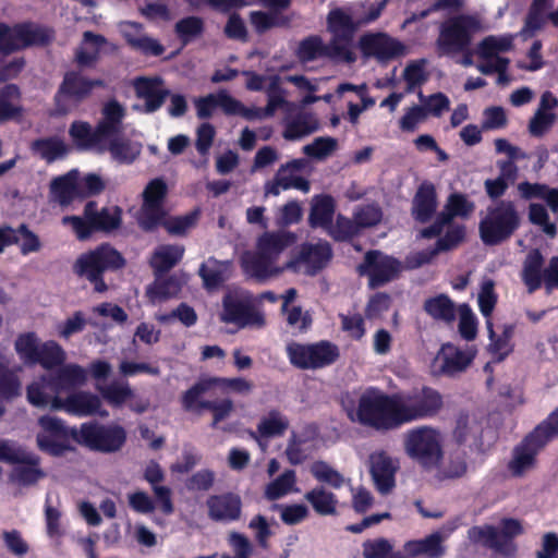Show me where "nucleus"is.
Masks as SVG:
<instances>
[{
  "label": "nucleus",
  "mask_w": 558,
  "mask_h": 558,
  "mask_svg": "<svg viewBox=\"0 0 558 558\" xmlns=\"http://www.w3.org/2000/svg\"><path fill=\"white\" fill-rule=\"evenodd\" d=\"M542 266L543 257L541 253L537 250L530 252L524 260L521 274L529 293H533L541 288L542 283H544L548 294L554 289H558V256L551 257L543 270Z\"/></svg>",
  "instance_id": "nucleus-15"
},
{
  "label": "nucleus",
  "mask_w": 558,
  "mask_h": 558,
  "mask_svg": "<svg viewBox=\"0 0 558 558\" xmlns=\"http://www.w3.org/2000/svg\"><path fill=\"white\" fill-rule=\"evenodd\" d=\"M102 85L100 80L89 81L74 73L66 74L56 97L59 113L64 114L72 111L82 99L89 95L93 88Z\"/></svg>",
  "instance_id": "nucleus-20"
},
{
  "label": "nucleus",
  "mask_w": 558,
  "mask_h": 558,
  "mask_svg": "<svg viewBox=\"0 0 558 558\" xmlns=\"http://www.w3.org/2000/svg\"><path fill=\"white\" fill-rule=\"evenodd\" d=\"M124 265L121 254L108 244L81 254L73 265L75 275L94 284L96 292L102 293L107 284L102 279L106 270L117 269Z\"/></svg>",
  "instance_id": "nucleus-7"
},
{
  "label": "nucleus",
  "mask_w": 558,
  "mask_h": 558,
  "mask_svg": "<svg viewBox=\"0 0 558 558\" xmlns=\"http://www.w3.org/2000/svg\"><path fill=\"white\" fill-rule=\"evenodd\" d=\"M102 144L105 147L101 148V154L108 151L111 158L120 163L133 162L142 150L141 143L120 136V134L107 137Z\"/></svg>",
  "instance_id": "nucleus-36"
},
{
  "label": "nucleus",
  "mask_w": 558,
  "mask_h": 558,
  "mask_svg": "<svg viewBox=\"0 0 558 558\" xmlns=\"http://www.w3.org/2000/svg\"><path fill=\"white\" fill-rule=\"evenodd\" d=\"M98 390L110 405L117 408L135 398V393L128 383L112 381L107 386L99 387Z\"/></svg>",
  "instance_id": "nucleus-54"
},
{
  "label": "nucleus",
  "mask_w": 558,
  "mask_h": 558,
  "mask_svg": "<svg viewBox=\"0 0 558 558\" xmlns=\"http://www.w3.org/2000/svg\"><path fill=\"white\" fill-rule=\"evenodd\" d=\"M299 492L296 475L293 470H287L277 478L266 485L264 495L268 500L280 499L290 493Z\"/></svg>",
  "instance_id": "nucleus-52"
},
{
  "label": "nucleus",
  "mask_w": 558,
  "mask_h": 558,
  "mask_svg": "<svg viewBox=\"0 0 558 558\" xmlns=\"http://www.w3.org/2000/svg\"><path fill=\"white\" fill-rule=\"evenodd\" d=\"M486 327L490 340L488 344L489 352L496 355L498 360L505 359L512 351L511 338L513 328L511 326H504L500 332H496L493 329L490 319H486Z\"/></svg>",
  "instance_id": "nucleus-49"
},
{
  "label": "nucleus",
  "mask_w": 558,
  "mask_h": 558,
  "mask_svg": "<svg viewBox=\"0 0 558 558\" xmlns=\"http://www.w3.org/2000/svg\"><path fill=\"white\" fill-rule=\"evenodd\" d=\"M331 258V250L327 242L303 244L299 253L288 260V270L314 275L324 268Z\"/></svg>",
  "instance_id": "nucleus-19"
},
{
  "label": "nucleus",
  "mask_w": 558,
  "mask_h": 558,
  "mask_svg": "<svg viewBox=\"0 0 558 558\" xmlns=\"http://www.w3.org/2000/svg\"><path fill=\"white\" fill-rule=\"evenodd\" d=\"M425 60L410 62L403 70L402 77L407 83V92L412 93L416 87L423 85L428 74L425 70Z\"/></svg>",
  "instance_id": "nucleus-63"
},
{
  "label": "nucleus",
  "mask_w": 558,
  "mask_h": 558,
  "mask_svg": "<svg viewBox=\"0 0 558 558\" xmlns=\"http://www.w3.org/2000/svg\"><path fill=\"white\" fill-rule=\"evenodd\" d=\"M69 134L73 143L84 150H92L101 154L104 137L98 133V128L92 129L90 124L84 121H75L71 124Z\"/></svg>",
  "instance_id": "nucleus-40"
},
{
  "label": "nucleus",
  "mask_w": 558,
  "mask_h": 558,
  "mask_svg": "<svg viewBox=\"0 0 558 558\" xmlns=\"http://www.w3.org/2000/svg\"><path fill=\"white\" fill-rule=\"evenodd\" d=\"M134 89L136 96L144 100L143 111L146 113L157 111L169 96V90L165 88L163 81L159 76L136 78Z\"/></svg>",
  "instance_id": "nucleus-28"
},
{
  "label": "nucleus",
  "mask_w": 558,
  "mask_h": 558,
  "mask_svg": "<svg viewBox=\"0 0 558 558\" xmlns=\"http://www.w3.org/2000/svg\"><path fill=\"white\" fill-rule=\"evenodd\" d=\"M397 427L435 416L442 408L441 395L434 388L422 386L392 395Z\"/></svg>",
  "instance_id": "nucleus-3"
},
{
  "label": "nucleus",
  "mask_w": 558,
  "mask_h": 558,
  "mask_svg": "<svg viewBox=\"0 0 558 558\" xmlns=\"http://www.w3.org/2000/svg\"><path fill=\"white\" fill-rule=\"evenodd\" d=\"M446 437L437 427L421 425L409 429L403 436L407 456L425 470H430L444 456Z\"/></svg>",
  "instance_id": "nucleus-5"
},
{
  "label": "nucleus",
  "mask_w": 558,
  "mask_h": 558,
  "mask_svg": "<svg viewBox=\"0 0 558 558\" xmlns=\"http://www.w3.org/2000/svg\"><path fill=\"white\" fill-rule=\"evenodd\" d=\"M125 430L118 425H100L97 423H84L74 432V441L92 450L113 452L125 442Z\"/></svg>",
  "instance_id": "nucleus-12"
},
{
  "label": "nucleus",
  "mask_w": 558,
  "mask_h": 558,
  "mask_svg": "<svg viewBox=\"0 0 558 558\" xmlns=\"http://www.w3.org/2000/svg\"><path fill=\"white\" fill-rule=\"evenodd\" d=\"M438 207L436 187L432 182H423L412 199L411 213L416 221L427 222Z\"/></svg>",
  "instance_id": "nucleus-33"
},
{
  "label": "nucleus",
  "mask_w": 558,
  "mask_h": 558,
  "mask_svg": "<svg viewBox=\"0 0 558 558\" xmlns=\"http://www.w3.org/2000/svg\"><path fill=\"white\" fill-rule=\"evenodd\" d=\"M295 241L294 233L288 231L263 233L256 241L255 252H245L241 256L243 271L258 281L279 277L288 270V262L280 265L279 256Z\"/></svg>",
  "instance_id": "nucleus-1"
},
{
  "label": "nucleus",
  "mask_w": 558,
  "mask_h": 558,
  "mask_svg": "<svg viewBox=\"0 0 558 558\" xmlns=\"http://www.w3.org/2000/svg\"><path fill=\"white\" fill-rule=\"evenodd\" d=\"M217 385V378L203 379L193 385L182 396V407L184 410L197 414L202 413L203 410H206L209 401H204L202 398Z\"/></svg>",
  "instance_id": "nucleus-43"
},
{
  "label": "nucleus",
  "mask_w": 558,
  "mask_h": 558,
  "mask_svg": "<svg viewBox=\"0 0 558 558\" xmlns=\"http://www.w3.org/2000/svg\"><path fill=\"white\" fill-rule=\"evenodd\" d=\"M184 247L182 245H161L156 248L151 258V267L163 272L174 267L183 257Z\"/></svg>",
  "instance_id": "nucleus-50"
},
{
  "label": "nucleus",
  "mask_w": 558,
  "mask_h": 558,
  "mask_svg": "<svg viewBox=\"0 0 558 558\" xmlns=\"http://www.w3.org/2000/svg\"><path fill=\"white\" fill-rule=\"evenodd\" d=\"M359 48L365 58L386 63L405 53V46L386 33H368L360 37Z\"/></svg>",
  "instance_id": "nucleus-18"
},
{
  "label": "nucleus",
  "mask_w": 558,
  "mask_h": 558,
  "mask_svg": "<svg viewBox=\"0 0 558 558\" xmlns=\"http://www.w3.org/2000/svg\"><path fill=\"white\" fill-rule=\"evenodd\" d=\"M348 417L353 423L376 429L397 427L392 395L377 389L365 390L356 405L347 409Z\"/></svg>",
  "instance_id": "nucleus-2"
},
{
  "label": "nucleus",
  "mask_w": 558,
  "mask_h": 558,
  "mask_svg": "<svg viewBox=\"0 0 558 558\" xmlns=\"http://www.w3.org/2000/svg\"><path fill=\"white\" fill-rule=\"evenodd\" d=\"M311 474L320 483H325L332 488H341L350 483L338 470L325 461H315L310 465Z\"/></svg>",
  "instance_id": "nucleus-53"
},
{
  "label": "nucleus",
  "mask_w": 558,
  "mask_h": 558,
  "mask_svg": "<svg viewBox=\"0 0 558 558\" xmlns=\"http://www.w3.org/2000/svg\"><path fill=\"white\" fill-rule=\"evenodd\" d=\"M558 107V99L550 93L545 92L538 107L529 122V132L533 136L544 135L556 122L555 109Z\"/></svg>",
  "instance_id": "nucleus-31"
},
{
  "label": "nucleus",
  "mask_w": 558,
  "mask_h": 558,
  "mask_svg": "<svg viewBox=\"0 0 558 558\" xmlns=\"http://www.w3.org/2000/svg\"><path fill=\"white\" fill-rule=\"evenodd\" d=\"M107 45L104 36L85 32L81 46L76 51V61L82 66L92 65L99 57L101 50Z\"/></svg>",
  "instance_id": "nucleus-44"
},
{
  "label": "nucleus",
  "mask_w": 558,
  "mask_h": 558,
  "mask_svg": "<svg viewBox=\"0 0 558 558\" xmlns=\"http://www.w3.org/2000/svg\"><path fill=\"white\" fill-rule=\"evenodd\" d=\"M298 174H294L283 165L278 169L272 180L265 183V196H278L281 191L292 189Z\"/></svg>",
  "instance_id": "nucleus-61"
},
{
  "label": "nucleus",
  "mask_w": 558,
  "mask_h": 558,
  "mask_svg": "<svg viewBox=\"0 0 558 558\" xmlns=\"http://www.w3.org/2000/svg\"><path fill=\"white\" fill-rule=\"evenodd\" d=\"M87 380V372L85 368L77 364H69L63 366L58 377L54 379L60 391L63 389H70L77 386H82Z\"/></svg>",
  "instance_id": "nucleus-58"
},
{
  "label": "nucleus",
  "mask_w": 558,
  "mask_h": 558,
  "mask_svg": "<svg viewBox=\"0 0 558 558\" xmlns=\"http://www.w3.org/2000/svg\"><path fill=\"white\" fill-rule=\"evenodd\" d=\"M484 31L476 15L461 14L447 19L439 27L436 47L439 54L458 53L466 49L475 34Z\"/></svg>",
  "instance_id": "nucleus-8"
},
{
  "label": "nucleus",
  "mask_w": 558,
  "mask_h": 558,
  "mask_svg": "<svg viewBox=\"0 0 558 558\" xmlns=\"http://www.w3.org/2000/svg\"><path fill=\"white\" fill-rule=\"evenodd\" d=\"M60 392L54 379L47 377L34 380L26 389L27 400L32 405L50 410H54L56 400H61Z\"/></svg>",
  "instance_id": "nucleus-32"
},
{
  "label": "nucleus",
  "mask_w": 558,
  "mask_h": 558,
  "mask_svg": "<svg viewBox=\"0 0 558 558\" xmlns=\"http://www.w3.org/2000/svg\"><path fill=\"white\" fill-rule=\"evenodd\" d=\"M121 209L118 206L97 208L95 202H88L84 208L83 217L65 216L64 226H70L80 240H86L94 231L110 232L121 225Z\"/></svg>",
  "instance_id": "nucleus-10"
},
{
  "label": "nucleus",
  "mask_w": 558,
  "mask_h": 558,
  "mask_svg": "<svg viewBox=\"0 0 558 558\" xmlns=\"http://www.w3.org/2000/svg\"><path fill=\"white\" fill-rule=\"evenodd\" d=\"M333 201L330 196H315L312 201L310 222L314 227H327L333 216Z\"/></svg>",
  "instance_id": "nucleus-55"
},
{
  "label": "nucleus",
  "mask_w": 558,
  "mask_h": 558,
  "mask_svg": "<svg viewBox=\"0 0 558 558\" xmlns=\"http://www.w3.org/2000/svg\"><path fill=\"white\" fill-rule=\"evenodd\" d=\"M40 345L34 333L21 335L15 341V350L26 363H37Z\"/></svg>",
  "instance_id": "nucleus-64"
},
{
  "label": "nucleus",
  "mask_w": 558,
  "mask_h": 558,
  "mask_svg": "<svg viewBox=\"0 0 558 558\" xmlns=\"http://www.w3.org/2000/svg\"><path fill=\"white\" fill-rule=\"evenodd\" d=\"M319 129L318 119L311 112H299L294 117L284 120L283 138L287 141H299Z\"/></svg>",
  "instance_id": "nucleus-37"
},
{
  "label": "nucleus",
  "mask_w": 558,
  "mask_h": 558,
  "mask_svg": "<svg viewBox=\"0 0 558 558\" xmlns=\"http://www.w3.org/2000/svg\"><path fill=\"white\" fill-rule=\"evenodd\" d=\"M15 464L10 474V482L17 486H33L46 476L39 468V459L29 452H25V459Z\"/></svg>",
  "instance_id": "nucleus-34"
},
{
  "label": "nucleus",
  "mask_w": 558,
  "mask_h": 558,
  "mask_svg": "<svg viewBox=\"0 0 558 558\" xmlns=\"http://www.w3.org/2000/svg\"><path fill=\"white\" fill-rule=\"evenodd\" d=\"M206 507L208 517L217 522L238 521L242 514V499L233 493L209 496Z\"/></svg>",
  "instance_id": "nucleus-26"
},
{
  "label": "nucleus",
  "mask_w": 558,
  "mask_h": 558,
  "mask_svg": "<svg viewBox=\"0 0 558 558\" xmlns=\"http://www.w3.org/2000/svg\"><path fill=\"white\" fill-rule=\"evenodd\" d=\"M513 36L506 34L500 36H487L477 46L476 53L483 60L496 59L499 53L512 48Z\"/></svg>",
  "instance_id": "nucleus-51"
},
{
  "label": "nucleus",
  "mask_w": 558,
  "mask_h": 558,
  "mask_svg": "<svg viewBox=\"0 0 558 558\" xmlns=\"http://www.w3.org/2000/svg\"><path fill=\"white\" fill-rule=\"evenodd\" d=\"M449 532L436 531L423 538L411 539L404 543L403 550L408 557L442 558L446 554L445 542Z\"/></svg>",
  "instance_id": "nucleus-27"
},
{
  "label": "nucleus",
  "mask_w": 558,
  "mask_h": 558,
  "mask_svg": "<svg viewBox=\"0 0 558 558\" xmlns=\"http://www.w3.org/2000/svg\"><path fill=\"white\" fill-rule=\"evenodd\" d=\"M399 460L384 450H376L368 457V471L376 490L389 495L396 487Z\"/></svg>",
  "instance_id": "nucleus-17"
},
{
  "label": "nucleus",
  "mask_w": 558,
  "mask_h": 558,
  "mask_svg": "<svg viewBox=\"0 0 558 558\" xmlns=\"http://www.w3.org/2000/svg\"><path fill=\"white\" fill-rule=\"evenodd\" d=\"M296 54L301 61L308 62L322 57H330L329 44L325 45L322 38L311 36L302 40L298 47Z\"/></svg>",
  "instance_id": "nucleus-56"
},
{
  "label": "nucleus",
  "mask_w": 558,
  "mask_h": 558,
  "mask_svg": "<svg viewBox=\"0 0 558 558\" xmlns=\"http://www.w3.org/2000/svg\"><path fill=\"white\" fill-rule=\"evenodd\" d=\"M38 424L37 446L40 450L60 456L72 449L71 441H74V432H78V428L66 427L62 420L51 415H43Z\"/></svg>",
  "instance_id": "nucleus-14"
},
{
  "label": "nucleus",
  "mask_w": 558,
  "mask_h": 558,
  "mask_svg": "<svg viewBox=\"0 0 558 558\" xmlns=\"http://www.w3.org/2000/svg\"><path fill=\"white\" fill-rule=\"evenodd\" d=\"M34 151L47 161H53L63 157L68 147L63 141L59 138L39 140L33 143Z\"/></svg>",
  "instance_id": "nucleus-59"
},
{
  "label": "nucleus",
  "mask_w": 558,
  "mask_h": 558,
  "mask_svg": "<svg viewBox=\"0 0 558 558\" xmlns=\"http://www.w3.org/2000/svg\"><path fill=\"white\" fill-rule=\"evenodd\" d=\"M198 274L203 279L205 288L213 290L229 279L231 274V263L228 260L221 262L214 257H209L201 265Z\"/></svg>",
  "instance_id": "nucleus-42"
},
{
  "label": "nucleus",
  "mask_w": 558,
  "mask_h": 558,
  "mask_svg": "<svg viewBox=\"0 0 558 558\" xmlns=\"http://www.w3.org/2000/svg\"><path fill=\"white\" fill-rule=\"evenodd\" d=\"M476 355L473 347L460 349L452 343L444 344L434 360V371L439 374L454 375L465 371Z\"/></svg>",
  "instance_id": "nucleus-22"
},
{
  "label": "nucleus",
  "mask_w": 558,
  "mask_h": 558,
  "mask_svg": "<svg viewBox=\"0 0 558 558\" xmlns=\"http://www.w3.org/2000/svg\"><path fill=\"white\" fill-rule=\"evenodd\" d=\"M287 354L290 363L301 369L324 367L339 355L337 347L326 341L313 344L292 342L287 345Z\"/></svg>",
  "instance_id": "nucleus-13"
},
{
  "label": "nucleus",
  "mask_w": 558,
  "mask_h": 558,
  "mask_svg": "<svg viewBox=\"0 0 558 558\" xmlns=\"http://www.w3.org/2000/svg\"><path fill=\"white\" fill-rule=\"evenodd\" d=\"M558 434V420L550 416L529 434L511 453L507 470L513 477H524L537 465V454Z\"/></svg>",
  "instance_id": "nucleus-4"
},
{
  "label": "nucleus",
  "mask_w": 558,
  "mask_h": 558,
  "mask_svg": "<svg viewBox=\"0 0 558 558\" xmlns=\"http://www.w3.org/2000/svg\"><path fill=\"white\" fill-rule=\"evenodd\" d=\"M120 31L134 49L153 56H159L163 52L162 46L154 38L146 36L138 24L132 22L121 23Z\"/></svg>",
  "instance_id": "nucleus-41"
},
{
  "label": "nucleus",
  "mask_w": 558,
  "mask_h": 558,
  "mask_svg": "<svg viewBox=\"0 0 558 558\" xmlns=\"http://www.w3.org/2000/svg\"><path fill=\"white\" fill-rule=\"evenodd\" d=\"M489 430L474 416L461 417L454 430V438L460 446H468L476 451H485L490 446L487 439Z\"/></svg>",
  "instance_id": "nucleus-25"
},
{
  "label": "nucleus",
  "mask_w": 558,
  "mask_h": 558,
  "mask_svg": "<svg viewBox=\"0 0 558 558\" xmlns=\"http://www.w3.org/2000/svg\"><path fill=\"white\" fill-rule=\"evenodd\" d=\"M289 426L290 422L283 413L271 410L259 418L256 432L251 433V436L263 446V439L280 437Z\"/></svg>",
  "instance_id": "nucleus-35"
},
{
  "label": "nucleus",
  "mask_w": 558,
  "mask_h": 558,
  "mask_svg": "<svg viewBox=\"0 0 558 558\" xmlns=\"http://www.w3.org/2000/svg\"><path fill=\"white\" fill-rule=\"evenodd\" d=\"M49 36L39 27L22 24L9 27L0 23V52L9 53L14 50L47 41Z\"/></svg>",
  "instance_id": "nucleus-21"
},
{
  "label": "nucleus",
  "mask_w": 558,
  "mask_h": 558,
  "mask_svg": "<svg viewBox=\"0 0 558 558\" xmlns=\"http://www.w3.org/2000/svg\"><path fill=\"white\" fill-rule=\"evenodd\" d=\"M21 391V381L15 373L9 369V362L0 357V396L10 399Z\"/></svg>",
  "instance_id": "nucleus-60"
},
{
  "label": "nucleus",
  "mask_w": 558,
  "mask_h": 558,
  "mask_svg": "<svg viewBox=\"0 0 558 558\" xmlns=\"http://www.w3.org/2000/svg\"><path fill=\"white\" fill-rule=\"evenodd\" d=\"M424 308L435 319L447 323L452 322L456 316L453 302L444 294L428 299L424 304Z\"/></svg>",
  "instance_id": "nucleus-57"
},
{
  "label": "nucleus",
  "mask_w": 558,
  "mask_h": 558,
  "mask_svg": "<svg viewBox=\"0 0 558 558\" xmlns=\"http://www.w3.org/2000/svg\"><path fill=\"white\" fill-rule=\"evenodd\" d=\"M304 499L320 515H332L337 512L336 495L323 486L314 487L304 495Z\"/></svg>",
  "instance_id": "nucleus-47"
},
{
  "label": "nucleus",
  "mask_w": 558,
  "mask_h": 558,
  "mask_svg": "<svg viewBox=\"0 0 558 558\" xmlns=\"http://www.w3.org/2000/svg\"><path fill=\"white\" fill-rule=\"evenodd\" d=\"M468 470L469 464L465 451L457 448L449 450L447 453L444 451L442 458L429 471L434 472L437 480L447 481L463 477L466 475Z\"/></svg>",
  "instance_id": "nucleus-30"
},
{
  "label": "nucleus",
  "mask_w": 558,
  "mask_h": 558,
  "mask_svg": "<svg viewBox=\"0 0 558 558\" xmlns=\"http://www.w3.org/2000/svg\"><path fill=\"white\" fill-rule=\"evenodd\" d=\"M219 319L238 328H260L265 325V316L255 310L251 293L238 287H230L225 292Z\"/></svg>",
  "instance_id": "nucleus-9"
},
{
  "label": "nucleus",
  "mask_w": 558,
  "mask_h": 558,
  "mask_svg": "<svg viewBox=\"0 0 558 558\" xmlns=\"http://www.w3.org/2000/svg\"><path fill=\"white\" fill-rule=\"evenodd\" d=\"M359 25L342 9L336 8L328 13L327 31L331 34L329 50L332 59L347 63L355 61L352 41Z\"/></svg>",
  "instance_id": "nucleus-11"
},
{
  "label": "nucleus",
  "mask_w": 558,
  "mask_h": 558,
  "mask_svg": "<svg viewBox=\"0 0 558 558\" xmlns=\"http://www.w3.org/2000/svg\"><path fill=\"white\" fill-rule=\"evenodd\" d=\"M77 178L78 172L73 170L51 182V194L61 205H68L80 194Z\"/></svg>",
  "instance_id": "nucleus-46"
},
{
  "label": "nucleus",
  "mask_w": 558,
  "mask_h": 558,
  "mask_svg": "<svg viewBox=\"0 0 558 558\" xmlns=\"http://www.w3.org/2000/svg\"><path fill=\"white\" fill-rule=\"evenodd\" d=\"M180 290V280L172 276L155 280V282L147 288L146 295L153 305H157L177 296Z\"/></svg>",
  "instance_id": "nucleus-45"
},
{
  "label": "nucleus",
  "mask_w": 558,
  "mask_h": 558,
  "mask_svg": "<svg viewBox=\"0 0 558 558\" xmlns=\"http://www.w3.org/2000/svg\"><path fill=\"white\" fill-rule=\"evenodd\" d=\"M474 203L465 195L452 193L447 198L444 210L438 215L436 221L430 227L423 229L421 235L427 239L439 235L453 217L465 218L474 211Z\"/></svg>",
  "instance_id": "nucleus-24"
},
{
  "label": "nucleus",
  "mask_w": 558,
  "mask_h": 558,
  "mask_svg": "<svg viewBox=\"0 0 558 558\" xmlns=\"http://www.w3.org/2000/svg\"><path fill=\"white\" fill-rule=\"evenodd\" d=\"M518 192L524 199H544L554 213L558 211V190L550 189L545 184L521 182L518 184Z\"/></svg>",
  "instance_id": "nucleus-48"
},
{
  "label": "nucleus",
  "mask_w": 558,
  "mask_h": 558,
  "mask_svg": "<svg viewBox=\"0 0 558 558\" xmlns=\"http://www.w3.org/2000/svg\"><path fill=\"white\" fill-rule=\"evenodd\" d=\"M520 214L511 201H499L486 208L480 222L482 241L487 245H497L508 240L519 228Z\"/></svg>",
  "instance_id": "nucleus-6"
},
{
  "label": "nucleus",
  "mask_w": 558,
  "mask_h": 558,
  "mask_svg": "<svg viewBox=\"0 0 558 558\" xmlns=\"http://www.w3.org/2000/svg\"><path fill=\"white\" fill-rule=\"evenodd\" d=\"M554 0H533L524 20V25L520 31L521 37L527 39L541 31L547 21H549V10L553 8Z\"/></svg>",
  "instance_id": "nucleus-39"
},
{
  "label": "nucleus",
  "mask_w": 558,
  "mask_h": 558,
  "mask_svg": "<svg viewBox=\"0 0 558 558\" xmlns=\"http://www.w3.org/2000/svg\"><path fill=\"white\" fill-rule=\"evenodd\" d=\"M125 116L124 107L117 100H109L101 109V119L97 123L98 133L104 140L121 133Z\"/></svg>",
  "instance_id": "nucleus-38"
},
{
  "label": "nucleus",
  "mask_w": 558,
  "mask_h": 558,
  "mask_svg": "<svg viewBox=\"0 0 558 558\" xmlns=\"http://www.w3.org/2000/svg\"><path fill=\"white\" fill-rule=\"evenodd\" d=\"M166 192L167 186L160 179L150 181L144 190V203L138 214V223L145 230L151 229L162 219L163 210L161 203Z\"/></svg>",
  "instance_id": "nucleus-23"
},
{
  "label": "nucleus",
  "mask_w": 558,
  "mask_h": 558,
  "mask_svg": "<svg viewBox=\"0 0 558 558\" xmlns=\"http://www.w3.org/2000/svg\"><path fill=\"white\" fill-rule=\"evenodd\" d=\"M356 270L360 276L367 278L368 287L375 289L398 278L401 264L395 257L379 251H369L364 255Z\"/></svg>",
  "instance_id": "nucleus-16"
},
{
  "label": "nucleus",
  "mask_w": 558,
  "mask_h": 558,
  "mask_svg": "<svg viewBox=\"0 0 558 558\" xmlns=\"http://www.w3.org/2000/svg\"><path fill=\"white\" fill-rule=\"evenodd\" d=\"M338 147V141L333 137L322 136L303 147V153L315 159H325L332 155Z\"/></svg>",
  "instance_id": "nucleus-62"
},
{
  "label": "nucleus",
  "mask_w": 558,
  "mask_h": 558,
  "mask_svg": "<svg viewBox=\"0 0 558 558\" xmlns=\"http://www.w3.org/2000/svg\"><path fill=\"white\" fill-rule=\"evenodd\" d=\"M101 407L100 399L89 392H74L65 399L56 400L54 411H65L69 414L76 416H89L99 413ZM102 416L107 415V412H100Z\"/></svg>",
  "instance_id": "nucleus-29"
}]
</instances>
